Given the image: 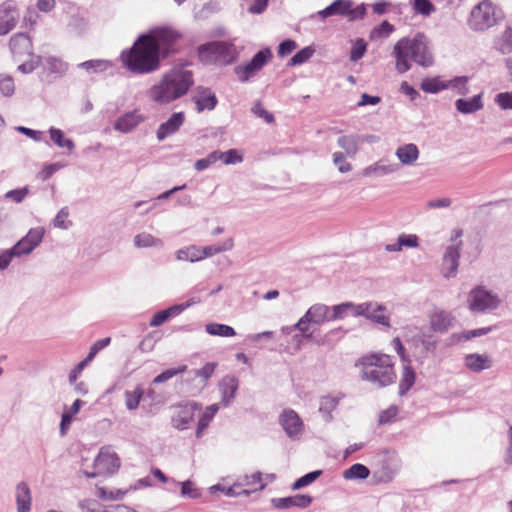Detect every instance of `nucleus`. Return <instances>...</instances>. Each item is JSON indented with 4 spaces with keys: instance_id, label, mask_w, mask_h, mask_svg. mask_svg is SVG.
<instances>
[{
    "instance_id": "6ab92c4d",
    "label": "nucleus",
    "mask_w": 512,
    "mask_h": 512,
    "mask_svg": "<svg viewBox=\"0 0 512 512\" xmlns=\"http://www.w3.org/2000/svg\"><path fill=\"white\" fill-rule=\"evenodd\" d=\"M196 404H187L176 407L172 416V425L177 429H185L194 418Z\"/></svg>"
},
{
    "instance_id": "0e129e2a",
    "label": "nucleus",
    "mask_w": 512,
    "mask_h": 512,
    "mask_svg": "<svg viewBox=\"0 0 512 512\" xmlns=\"http://www.w3.org/2000/svg\"><path fill=\"white\" fill-rule=\"evenodd\" d=\"M111 342L110 337H106L96 341L90 348L89 354L87 355L89 359L93 360V358L97 355V353L103 348L107 347Z\"/></svg>"
},
{
    "instance_id": "4468645a",
    "label": "nucleus",
    "mask_w": 512,
    "mask_h": 512,
    "mask_svg": "<svg viewBox=\"0 0 512 512\" xmlns=\"http://www.w3.org/2000/svg\"><path fill=\"white\" fill-rule=\"evenodd\" d=\"M19 14L13 1L7 0L0 5V35L8 34L18 22Z\"/></svg>"
},
{
    "instance_id": "1a4fd4ad",
    "label": "nucleus",
    "mask_w": 512,
    "mask_h": 512,
    "mask_svg": "<svg viewBox=\"0 0 512 512\" xmlns=\"http://www.w3.org/2000/svg\"><path fill=\"white\" fill-rule=\"evenodd\" d=\"M233 247V240L228 239L221 245L199 247L190 245L177 252V258L182 261L196 262L211 257L215 254L230 250Z\"/></svg>"
},
{
    "instance_id": "49530a36",
    "label": "nucleus",
    "mask_w": 512,
    "mask_h": 512,
    "mask_svg": "<svg viewBox=\"0 0 512 512\" xmlns=\"http://www.w3.org/2000/svg\"><path fill=\"white\" fill-rule=\"evenodd\" d=\"M322 474V471L318 470V471H313V472H310L302 477H300L299 479H297L293 485H292V489L293 490H298V489H301L303 487H306L308 485H310L311 483H313L320 475Z\"/></svg>"
},
{
    "instance_id": "e2e57ef3",
    "label": "nucleus",
    "mask_w": 512,
    "mask_h": 512,
    "mask_svg": "<svg viewBox=\"0 0 512 512\" xmlns=\"http://www.w3.org/2000/svg\"><path fill=\"white\" fill-rule=\"evenodd\" d=\"M215 152H211L206 158L199 159L195 162L194 167L197 171H202L216 163Z\"/></svg>"
},
{
    "instance_id": "de8ad7c7",
    "label": "nucleus",
    "mask_w": 512,
    "mask_h": 512,
    "mask_svg": "<svg viewBox=\"0 0 512 512\" xmlns=\"http://www.w3.org/2000/svg\"><path fill=\"white\" fill-rule=\"evenodd\" d=\"M186 369H187L186 365H182L177 368L167 369V370L163 371L161 374H159L158 376H156L153 380V383L154 384L163 383V382L171 379L172 377L185 372Z\"/></svg>"
},
{
    "instance_id": "39448f33",
    "label": "nucleus",
    "mask_w": 512,
    "mask_h": 512,
    "mask_svg": "<svg viewBox=\"0 0 512 512\" xmlns=\"http://www.w3.org/2000/svg\"><path fill=\"white\" fill-rule=\"evenodd\" d=\"M145 35L152 40L160 59L177 54L182 49L183 35L173 27H155L150 29Z\"/></svg>"
},
{
    "instance_id": "13d9d810",
    "label": "nucleus",
    "mask_w": 512,
    "mask_h": 512,
    "mask_svg": "<svg viewBox=\"0 0 512 512\" xmlns=\"http://www.w3.org/2000/svg\"><path fill=\"white\" fill-rule=\"evenodd\" d=\"M398 240L402 247L416 248L419 245V239L415 234H401Z\"/></svg>"
},
{
    "instance_id": "0eeeda50",
    "label": "nucleus",
    "mask_w": 512,
    "mask_h": 512,
    "mask_svg": "<svg viewBox=\"0 0 512 512\" xmlns=\"http://www.w3.org/2000/svg\"><path fill=\"white\" fill-rule=\"evenodd\" d=\"M9 47L14 60L20 63L18 69L22 73H30L36 68L37 61L33 53L32 40L27 34H14L10 39Z\"/></svg>"
},
{
    "instance_id": "c03bdc74",
    "label": "nucleus",
    "mask_w": 512,
    "mask_h": 512,
    "mask_svg": "<svg viewBox=\"0 0 512 512\" xmlns=\"http://www.w3.org/2000/svg\"><path fill=\"white\" fill-rule=\"evenodd\" d=\"M315 50L312 47H305L298 51L289 61V65H301L308 61L314 54Z\"/></svg>"
},
{
    "instance_id": "c756f323",
    "label": "nucleus",
    "mask_w": 512,
    "mask_h": 512,
    "mask_svg": "<svg viewBox=\"0 0 512 512\" xmlns=\"http://www.w3.org/2000/svg\"><path fill=\"white\" fill-rule=\"evenodd\" d=\"M16 501L18 512H29L31 506V492L28 485L24 482L16 487Z\"/></svg>"
},
{
    "instance_id": "09e8293b",
    "label": "nucleus",
    "mask_w": 512,
    "mask_h": 512,
    "mask_svg": "<svg viewBox=\"0 0 512 512\" xmlns=\"http://www.w3.org/2000/svg\"><path fill=\"white\" fill-rule=\"evenodd\" d=\"M15 91L14 80L9 75H0V93L11 96Z\"/></svg>"
},
{
    "instance_id": "72a5a7b5",
    "label": "nucleus",
    "mask_w": 512,
    "mask_h": 512,
    "mask_svg": "<svg viewBox=\"0 0 512 512\" xmlns=\"http://www.w3.org/2000/svg\"><path fill=\"white\" fill-rule=\"evenodd\" d=\"M219 407L217 404H212L206 408L201 418L198 421L196 436L201 437L204 430L208 427L210 421L217 413Z\"/></svg>"
},
{
    "instance_id": "b1692460",
    "label": "nucleus",
    "mask_w": 512,
    "mask_h": 512,
    "mask_svg": "<svg viewBox=\"0 0 512 512\" xmlns=\"http://www.w3.org/2000/svg\"><path fill=\"white\" fill-rule=\"evenodd\" d=\"M353 3L350 0H335L325 9L319 11L322 18H327L333 15H349Z\"/></svg>"
},
{
    "instance_id": "f3484780",
    "label": "nucleus",
    "mask_w": 512,
    "mask_h": 512,
    "mask_svg": "<svg viewBox=\"0 0 512 512\" xmlns=\"http://www.w3.org/2000/svg\"><path fill=\"white\" fill-rule=\"evenodd\" d=\"M312 502V497L304 494H297L295 496L283 497V498H273L271 500L274 508L283 510L289 509L291 507H299L306 508Z\"/></svg>"
},
{
    "instance_id": "c85d7f7f",
    "label": "nucleus",
    "mask_w": 512,
    "mask_h": 512,
    "mask_svg": "<svg viewBox=\"0 0 512 512\" xmlns=\"http://www.w3.org/2000/svg\"><path fill=\"white\" fill-rule=\"evenodd\" d=\"M189 306L190 303H187L186 305H174L172 307H169L168 309L157 312L150 320V326L157 327L162 325L171 317L179 315L184 309H186Z\"/></svg>"
},
{
    "instance_id": "4c0bfd02",
    "label": "nucleus",
    "mask_w": 512,
    "mask_h": 512,
    "mask_svg": "<svg viewBox=\"0 0 512 512\" xmlns=\"http://www.w3.org/2000/svg\"><path fill=\"white\" fill-rule=\"evenodd\" d=\"M206 331L210 335L221 337H233L236 335L234 328L225 324L210 323L206 325Z\"/></svg>"
},
{
    "instance_id": "9b49d317",
    "label": "nucleus",
    "mask_w": 512,
    "mask_h": 512,
    "mask_svg": "<svg viewBox=\"0 0 512 512\" xmlns=\"http://www.w3.org/2000/svg\"><path fill=\"white\" fill-rule=\"evenodd\" d=\"M272 58L269 48H265L257 52L251 61L245 65L235 68V74L241 82H247L251 77L255 76Z\"/></svg>"
},
{
    "instance_id": "a211bd4d",
    "label": "nucleus",
    "mask_w": 512,
    "mask_h": 512,
    "mask_svg": "<svg viewBox=\"0 0 512 512\" xmlns=\"http://www.w3.org/2000/svg\"><path fill=\"white\" fill-rule=\"evenodd\" d=\"M185 114L183 112L173 113L171 117L162 123L157 130V139L162 141L176 133L183 125Z\"/></svg>"
},
{
    "instance_id": "bf43d9fd",
    "label": "nucleus",
    "mask_w": 512,
    "mask_h": 512,
    "mask_svg": "<svg viewBox=\"0 0 512 512\" xmlns=\"http://www.w3.org/2000/svg\"><path fill=\"white\" fill-rule=\"evenodd\" d=\"M491 331H492L491 327L479 328V329H474V330L466 331V332H463L461 335L458 336V340L467 341V340H470L471 338H474V337H479V336H482V335H486V334H488Z\"/></svg>"
},
{
    "instance_id": "7ed1b4c3",
    "label": "nucleus",
    "mask_w": 512,
    "mask_h": 512,
    "mask_svg": "<svg viewBox=\"0 0 512 512\" xmlns=\"http://www.w3.org/2000/svg\"><path fill=\"white\" fill-rule=\"evenodd\" d=\"M364 380L382 388L395 383L397 375L393 357L379 352L361 356L355 363Z\"/></svg>"
},
{
    "instance_id": "8fccbe9b",
    "label": "nucleus",
    "mask_w": 512,
    "mask_h": 512,
    "mask_svg": "<svg viewBox=\"0 0 512 512\" xmlns=\"http://www.w3.org/2000/svg\"><path fill=\"white\" fill-rule=\"evenodd\" d=\"M71 221L69 220V210L67 207L62 208L54 219V226L60 229H67L71 226Z\"/></svg>"
},
{
    "instance_id": "6e6552de",
    "label": "nucleus",
    "mask_w": 512,
    "mask_h": 512,
    "mask_svg": "<svg viewBox=\"0 0 512 512\" xmlns=\"http://www.w3.org/2000/svg\"><path fill=\"white\" fill-rule=\"evenodd\" d=\"M198 57L203 64H228L234 58L232 46L226 42H210L198 47Z\"/></svg>"
},
{
    "instance_id": "5fc2aeb1",
    "label": "nucleus",
    "mask_w": 512,
    "mask_h": 512,
    "mask_svg": "<svg viewBox=\"0 0 512 512\" xmlns=\"http://www.w3.org/2000/svg\"><path fill=\"white\" fill-rule=\"evenodd\" d=\"M29 189L27 187L10 190L5 194L6 199H10L15 203H20L28 195Z\"/></svg>"
},
{
    "instance_id": "774afa93",
    "label": "nucleus",
    "mask_w": 512,
    "mask_h": 512,
    "mask_svg": "<svg viewBox=\"0 0 512 512\" xmlns=\"http://www.w3.org/2000/svg\"><path fill=\"white\" fill-rule=\"evenodd\" d=\"M297 48V44L295 41L287 39L283 41L279 47H278V54L281 57H284L288 54H290L292 51H294Z\"/></svg>"
},
{
    "instance_id": "a18cd8bd",
    "label": "nucleus",
    "mask_w": 512,
    "mask_h": 512,
    "mask_svg": "<svg viewBox=\"0 0 512 512\" xmlns=\"http://www.w3.org/2000/svg\"><path fill=\"white\" fill-rule=\"evenodd\" d=\"M413 9L417 14L429 16L436 8L430 0H413Z\"/></svg>"
},
{
    "instance_id": "2eb2a0df",
    "label": "nucleus",
    "mask_w": 512,
    "mask_h": 512,
    "mask_svg": "<svg viewBox=\"0 0 512 512\" xmlns=\"http://www.w3.org/2000/svg\"><path fill=\"white\" fill-rule=\"evenodd\" d=\"M385 307L376 303H364L356 307V314L364 315L374 322L389 326V317L385 315Z\"/></svg>"
},
{
    "instance_id": "ddd939ff",
    "label": "nucleus",
    "mask_w": 512,
    "mask_h": 512,
    "mask_svg": "<svg viewBox=\"0 0 512 512\" xmlns=\"http://www.w3.org/2000/svg\"><path fill=\"white\" fill-rule=\"evenodd\" d=\"M98 474H113L120 467V459L110 447L101 448L94 462Z\"/></svg>"
},
{
    "instance_id": "9d476101",
    "label": "nucleus",
    "mask_w": 512,
    "mask_h": 512,
    "mask_svg": "<svg viewBox=\"0 0 512 512\" xmlns=\"http://www.w3.org/2000/svg\"><path fill=\"white\" fill-rule=\"evenodd\" d=\"M500 300L496 295L479 286L471 290L468 299L469 309L473 312H484L494 310L498 307Z\"/></svg>"
},
{
    "instance_id": "20e7f679",
    "label": "nucleus",
    "mask_w": 512,
    "mask_h": 512,
    "mask_svg": "<svg viewBox=\"0 0 512 512\" xmlns=\"http://www.w3.org/2000/svg\"><path fill=\"white\" fill-rule=\"evenodd\" d=\"M396 70L405 73L411 68L409 60L428 67L433 64V57L428 50L423 34L418 33L413 39L401 38L396 42L393 49Z\"/></svg>"
},
{
    "instance_id": "a19ab883",
    "label": "nucleus",
    "mask_w": 512,
    "mask_h": 512,
    "mask_svg": "<svg viewBox=\"0 0 512 512\" xmlns=\"http://www.w3.org/2000/svg\"><path fill=\"white\" fill-rule=\"evenodd\" d=\"M45 69L50 74L63 75L66 73L68 67L61 59L49 57L46 59Z\"/></svg>"
},
{
    "instance_id": "37998d69",
    "label": "nucleus",
    "mask_w": 512,
    "mask_h": 512,
    "mask_svg": "<svg viewBox=\"0 0 512 512\" xmlns=\"http://www.w3.org/2000/svg\"><path fill=\"white\" fill-rule=\"evenodd\" d=\"M51 140L61 148H67L71 151L74 148V144L71 140L64 137L63 132L60 129L51 128L50 131Z\"/></svg>"
},
{
    "instance_id": "69168bd1",
    "label": "nucleus",
    "mask_w": 512,
    "mask_h": 512,
    "mask_svg": "<svg viewBox=\"0 0 512 512\" xmlns=\"http://www.w3.org/2000/svg\"><path fill=\"white\" fill-rule=\"evenodd\" d=\"M398 414V408L395 405L390 406L379 414V422L381 424L392 421Z\"/></svg>"
},
{
    "instance_id": "f8f14e48",
    "label": "nucleus",
    "mask_w": 512,
    "mask_h": 512,
    "mask_svg": "<svg viewBox=\"0 0 512 512\" xmlns=\"http://www.w3.org/2000/svg\"><path fill=\"white\" fill-rule=\"evenodd\" d=\"M43 236V228L30 229L26 236L13 246L12 254L19 257L31 253L41 243Z\"/></svg>"
},
{
    "instance_id": "f704fd0d",
    "label": "nucleus",
    "mask_w": 512,
    "mask_h": 512,
    "mask_svg": "<svg viewBox=\"0 0 512 512\" xmlns=\"http://www.w3.org/2000/svg\"><path fill=\"white\" fill-rule=\"evenodd\" d=\"M357 135H345L338 139V145L345 150L348 156H354L358 151Z\"/></svg>"
},
{
    "instance_id": "680f3d73",
    "label": "nucleus",
    "mask_w": 512,
    "mask_h": 512,
    "mask_svg": "<svg viewBox=\"0 0 512 512\" xmlns=\"http://www.w3.org/2000/svg\"><path fill=\"white\" fill-rule=\"evenodd\" d=\"M333 161L340 172L345 173L351 170V165L346 161L343 153L335 152L333 154Z\"/></svg>"
},
{
    "instance_id": "dca6fc26",
    "label": "nucleus",
    "mask_w": 512,
    "mask_h": 512,
    "mask_svg": "<svg viewBox=\"0 0 512 512\" xmlns=\"http://www.w3.org/2000/svg\"><path fill=\"white\" fill-rule=\"evenodd\" d=\"M280 424L290 437L300 434L303 429L302 420L292 409H286L282 412Z\"/></svg>"
},
{
    "instance_id": "2f4dec72",
    "label": "nucleus",
    "mask_w": 512,
    "mask_h": 512,
    "mask_svg": "<svg viewBox=\"0 0 512 512\" xmlns=\"http://www.w3.org/2000/svg\"><path fill=\"white\" fill-rule=\"evenodd\" d=\"M416 375L411 367V361H404L403 371L399 382V394L404 395L414 385Z\"/></svg>"
},
{
    "instance_id": "ea45409f",
    "label": "nucleus",
    "mask_w": 512,
    "mask_h": 512,
    "mask_svg": "<svg viewBox=\"0 0 512 512\" xmlns=\"http://www.w3.org/2000/svg\"><path fill=\"white\" fill-rule=\"evenodd\" d=\"M216 156V161L220 160L224 164H236L243 161L242 155L236 149H230L226 152L214 151Z\"/></svg>"
},
{
    "instance_id": "423d86ee",
    "label": "nucleus",
    "mask_w": 512,
    "mask_h": 512,
    "mask_svg": "<svg viewBox=\"0 0 512 512\" xmlns=\"http://www.w3.org/2000/svg\"><path fill=\"white\" fill-rule=\"evenodd\" d=\"M503 18V13L491 0H482L475 5L469 15L468 25L474 31H485L495 26Z\"/></svg>"
},
{
    "instance_id": "393cba45",
    "label": "nucleus",
    "mask_w": 512,
    "mask_h": 512,
    "mask_svg": "<svg viewBox=\"0 0 512 512\" xmlns=\"http://www.w3.org/2000/svg\"><path fill=\"white\" fill-rule=\"evenodd\" d=\"M483 93H479L471 99H458L455 106L458 112L462 114H470L479 111L483 108L482 101Z\"/></svg>"
},
{
    "instance_id": "473e14b6",
    "label": "nucleus",
    "mask_w": 512,
    "mask_h": 512,
    "mask_svg": "<svg viewBox=\"0 0 512 512\" xmlns=\"http://www.w3.org/2000/svg\"><path fill=\"white\" fill-rule=\"evenodd\" d=\"M370 475V470L363 464L356 463L343 472L346 480L366 479Z\"/></svg>"
},
{
    "instance_id": "a878e982",
    "label": "nucleus",
    "mask_w": 512,
    "mask_h": 512,
    "mask_svg": "<svg viewBox=\"0 0 512 512\" xmlns=\"http://www.w3.org/2000/svg\"><path fill=\"white\" fill-rule=\"evenodd\" d=\"M143 121V117L136 112H129L120 117L114 125L118 131L127 133L133 130Z\"/></svg>"
},
{
    "instance_id": "f03ea898",
    "label": "nucleus",
    "mask_w": 512,
    "mask_h": 512,
    "mask_svg": "<svg viewBox=\"0 0 512 512\" xmlns=\"http://www.w3.org/2000/svg\"><path fill=\"white\" fill-rule=\"evenodd\" d=\"M120 60L128 71L134 74H150L161 67V59L152 40L140 35L131 48L122 51Z\"/></svg>"
},
{
    "instance_id": "bb28decb",
    "label": "nucleus",
    "mask_w": 512,
    "mask_h": 512,
    "mask_svg": "<svg viewBox=\"0 0 512 512\" xmlns=\"http://www.w3.org/2000/svg\"><path fill=\"white\" fill-rule=\"evenodd\" d=\"M465 365L474 372H480L489 369L492 366V360L488 355L472 353L466 355Z\"/></svg>"
},
{
    "instance_id": "603ef678",
    "label": "nucleus",
    "mask_w": 512,
    "mask_h": 512,
    "mask_svg": "<svg viewBox=\"0 0 512 512\" xmlns=\"http://www.w3.org/2000/svg\"><path fill=\"white\" fill-rule=\"evenodd\" d=\"M495 103L503 110L512 109V92H502L496 95Z\"/></svg>"
},
{
    "instance_id": "864d4df0",
    "label": "nucleus",
    "mask_w": 512,
    "mask_h": 512,
    "mask_svg": "<svg viewBox=\"0 0 512 512\" xmlns=\"http://www.w3.org/2000/svg\"><path fill=\"white\" fill-rule=\"evenodd\" d=\"M394 31V26L388 21H383L379 26L375 27L372 31V37H387Z\"/></svg>"
},
{
    "instance_id": "3c124183",
    "label": "nucleus",
    "mask_w": 512,
    "mask_h": 512,
    "mask_svg": "<svg viewBox=\"0 0 512 512\" xmlns=\"http://www.w3.org/2000/svg\"><path fill=\"white\" fill-rule=\"evenodd\" d=\"M467 82V77H457L449 81V87L455 89L459 95H466L469 93Z\"/></svg>"
},
{
    "instance_id": "79ce46f5",
    "label": "nucleus",
    "mask_w": 512,
    "mask_h": 512,
    "mask_svg": "<svg viewBox=\"0 0 512 512\" xmlns=\"http://www.w3.org/2000/svg\"><path fill=\"white\" fill-rule=\"evenodd\" d=\"M245 486L250 488V491H260L263 490L266 484L263 482L262 474L260 472L252 473L251 475H246L244 477Z\"/></svg>"
},
{
    "instance_id": "6e6d98bb",
    "label": "nucleus",
    "mask_w": 512,
    "mask_h": 512,
    "mask_svg": "<svg viewBox=\"0 0 512 512\" xmlns=\"http://www.w3.org/2000/svg\"><path fill=\"white\" fill-rule=\"evenodd\" d=\"M365 52H366V43L364 42L363 39H358L351 50L350 59L352 61H357L363 57Z\"/></svg>"
},
{
    "instance_id": "58836bf2",
    "label": "nucleus",
    "mask_w": 512,
    "mask_h": 512,
    "mask_svg": "<svg viewBox=\"0 0 512 512\" xmlns=\"http://www.w3.org/2000/svg\"><path fill=\"white\" fill-rule=\"evenodd\" d=\"M449 88V82L444 83L439 78H426L421 83V89L427 93H437Z\"/></svg>"
},
{
    "instance_id": "338daca9",
    "label": "nucleus",
    "mask_w": 512,
    "mask_h": 512,
    "mask_svg": "<svg viewBox=\"0 0 512 512\" xmlns=\"http://www.w3.org/2000/svg\"><path fill=\"white\" fill-rule=\"evenodd\" d=\"M252 112L258 117L263 118L267 123L274 122V116L268 112L261 103H256L252 108Z\"/></svg>"
},
{
    "instance_id": "7c9ffc66",
    "label": "nucleus",
    "mask_w": 512,
    "mask_h": 512,
    "mask_svg": "<svg viewBox=\"0 0 512 512\" xmlns=\"http://www.w3.org/2000/svg\"><path fill=\"white\" fill-rule=\"evenodd\" d=\"M396 156L402 164L411 165L418 159L419 149L415 144H405L396 150Z\"/></svg>"
},
{
    "instance_id": "4be33fe9",
    "label": "nucleus",
    "mask_w": 512,
    "mask_h": 512,
    "mask_svg": "<svg viewBox=\"0 0 512 512\" xmlns=\"http://www.w3.org/2000/svg\"><path fill=\"white\" fill-rule=\"evenodd\" d=\"M460 253L455 247H448L442 262V273L445 277H453L458 270V260Z\"/></svg>"
},
{
    "instance_id": "aec40b11",
    "label": "nucleus",
    "mask_w": 512,
    "mask_h": 512,
    "mask_svg": "<svg viewBox=\"0 0 512 512\" xmlns=\"http://www.w3.org/2000/svg\"><path fill=\"white\" fill-rule=\"evenodd\" d=\"M304 321H310L312 324H323L329 320V307L324 304H314L306 313L300 318V324Z\"/></svg>"
},
{
    "instance_id": "cd10ccee",
    "label": "nucleus",
    "mask_w": 512,
    "mask_h": 512,
    "mask_svg": "<svg viewBox=\"0 0 512 512\" xmlns=\"http://www.w3.org/2000/svg\"><path fill=\"white\" fill-rule=\"evenodd\" d=\"M217 98L213 92L208 88H202L198 90V95L195 98L197 111L202 112L203 110H213L217 105Z\"/></svg>"
},
{
    "instance_id": "5701e85b",
    "label": "nucleus",
    "mask_w": 512,
    "mask_h": 512,
    "mask_svg": "<svg viewBox=\"0 0 512 512\" xmlns=\"http://www.w3.org/2000/svg\"><path fill=\"white\" fill-rule=\"evenodd\" d=\"M238 386L239 381L234 376H226L222 379L219 388L224 405H228L235 398Z\"/></svg>"
},
{
    "instance_id": "412c9836",
    "label": "nucleus",
    "mask_w": 512,
    "mask_h": 512,
    "mask_svg": "<svg viewBox=\"0 0 512 512\" xmlns=\"http://www.w3.org/2000/svg\"><path fill=\"white\" fill-rule=\"evenodd\" d=\"M430 327L433 331L444 333L446 332L453 323V317L450 313L444 310H435L430 316Z\"/></svg>"
},
{
    "instance_id": "4d7b16f0",
    "label": "nucleus",
    "mask_w": 512,
    "mask_h": 512,
    "mask_svg": "<svg viewBox=\"0 0 512 512\" xmlns=\"http://www.w3.org/2000/svg\"><path fill=\"white\" fill-rule=\"evenodd\" d=\"M353 305L351 303H343L340 305H336L333 307V313L329 314V320L341 319L345 316L348 310L353 309Z\"/></svg>"
},
{
    "instance_id": "e433bc0d",
    "label": "nucleus",
    "mask_w": 512,
    "mask_h": 512,
    "mask_svg": "<svg viewBox=\"0 0 512 512\" xmlns=\"http://www.w3.org/2000/svg\"><path fill=\"white\" fill-rule=\"evenodd\" d=\"M144 395L143 388L138 385L133 391L125 392V405L129 410H135Z\"/></svg>"
},
{
    "instance_id": "c9c22d12",
    "label": "nucleus",
    "mask_w": 512,
    "mask_h": 512,
    "mask_svg": "<svg viewBox=\"0 0 512 512\" xmlns=\"http://www.w3.org/2000/svg\"><path fill=\"white\" fill-rule=\"evenodd\" d=\"M134 244L138 248L162 246V241L153 235L143 232L134 237Z\"/></svg>"
},
{
    "instance_id": "052dcab7",
    "label": "nucleus",
    "mask_w": 512,
    "mask_h": 512,
    "mask_svg": "<svg viewBox=\"0 0 512 512\" xmlns=\"http://www.w3.org/2000/svg\"><path fill=\"white\" fill-rule=\"evenodd\" d=\"M181 495L183 497H189V498L195 499L200 496V493L193 486V483L191 481H185V482L181 483Z\"/></svg>"
},
{
    "instance_id": "f257e3e1",
    "label": "nucleus",
    "mask_w": 512,
    "mask_h": 512,
    "mask_svg": "<svg viewBox=\"0 0 512 512\" xmlns=\"http://www.w3.org/2000/svg\"><path fill=\"white\" fill-rule=\"evenodd\" d=\"M193 84V72L184 65H176L148 90V97L158 104H168L185 96Z\"/></svg>"
}]
</instances>
